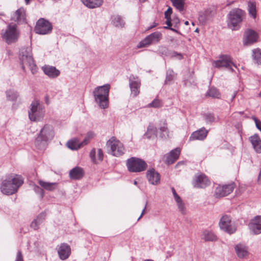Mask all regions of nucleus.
Wrapping results in <instances>:
<instances>
[{"label": "nucleus", "mask_w": 261, "mask_h": 261, "mask_svg": "<svg viewBox=\"0 0 261 261\" xmlns=\"http://www.w3.org/2000/svg\"><path fill=\"white\" fill-rule=\"evenodd\" d=\"M23 183V178L19 175H11L8 179L4 180L1 186V192L7 195L16 193Z\"/></svg>", "instance_id": "nucleus-1"}, {"label": "nucleus", "mask_w": 261, "mask_h": 261, "mask_svg": "<svg viewBox=\"0 0 261 261\" xmlns=\"http://www.w3.org/2000/svg\"><path fill=\"white\" fill-rule=\"evenodd\" d=\"M54 136L55 133L53 126L47 124L44 125L36 139L35 146L39 149H44L48 142L54 138Z\"/></svg>", "instance_id": "nucleus-2"}, {"label": "nucleus", "mask_w": 261, "mask_h": 261, "mask_svg": "<svg viewBox=\"0 0 261 261\" xmlns=\"http://www.w3.org/2000/svg\"><path fill=\"white\" fill-rule=\"evenodd\" d=\"M19 60L21 65V68L23 71H25V66H27L33 74L37 72V67L32 57L31 47H24L20 49Z\"/></svg>", "instance_id": "nucleus-3"}, {"label": "nucleus", "mask_w": 261, "mask_h": 261, "mask_svg": "<svg viewBox=\"0 0 261 261\" xmlns=\"http://www.w3.org/2000/svg\"><path fill=\"white\" fill-rule=\"evenodd\" d=\"M110 89L109 84L96 87L93 92V96L95 101L101 109H106L108 107V97Z\"/></svg>", "instance_id": "nucleus-4"}, {"label": "nucleus", "mask_w": 261, "mask_h": 261, "mask_svg": "<svg viewBox=\"0 0 261 261\" xmlns=\"http://www.w3.org/2000/svg\"><path fill=\"white\" fill-rule=\"evenodd\" d=\"M244 14V12L240 9H232L227 15L228 27L232 30H238L240 27Z\"/></svg>", "instance_id": "nucleus-5"}, {"label": "nucleus", "mask_w": 261, "mask_h": 261, "mask_svg": "<svg viewBox=\"0 0 261 261\" xmlns=\"http://www.w3.org/2000/svg\"><path fill=\"white\" fill-rule=\"evenodd\" d=\"M126 166L129 172H140L145 170L147 165L141 159L132 157L127 160Z\"/></svg>", "instance_id": "nucleus-6"}, {"label": "nucleus", "mask_w": 261, "mask_h": 261, "mask_svg": "<svg viewBox=\"0 0 261 261\" xmlns=\"http://www.w3.org/2000/svg\"><path fill=\"white\" fill-rule=\"evenodd\" d=\"M107 146L110 149L111 153L113 156H120L124 153L123 144L115 137H112L107 142Z\"/></svg>", "instance_id": "nucleus-7"}, {"label": "nucleus", "mask_w": 261, "mask_h": 261, "mask_svg": "<svg viewBox=\"0 0 261 261\" xmlns=\"http://www.w3.org/2000/svg\"><path fill=\"white\" fill-rule=\"evenodd\" d=\"M31 109L29 111V117L31 121H39L44 116V110L37 100H34L31 104Z\"/></svg>", "instance_id": "nucleus-8"}, {"label": "nucleus", "mask_w": 261, "mask_h": 261, "mask_svg": "<svg viewBox=\"0 0 261 261\" xmlns=\"http://www.w3.org/2000/svg\"><path fill=\"white\" fill-rule=\"evenodd\" d=\"M19 35L16 25H9L5 31L2 33V37L7 44H10L17 41Z\"/></svg>", "instance_id": "nucleus-9"}, {"label": "nucleus", "mask_w": 261, "mask_h": 261, "mask_svg": "<svg viewBox=\"0 0 261 261\" xmlns=\"http://www.w3.org/2000/svg\"><path fill=\"white\" fill-rule=\"evenodd\" d=\"M212 65L216 68L225 67L233 71L232 66L237 68L236 65L232 62L231 57L227 55H221L218 60L212 62Z\"/></svg>", "instance_id": "nucleus-10"}, {"label": "nucleus", "mask_w": 261, "mask_h": 261, "mask_svg": "<svg viewBox=\"0 0 261 261\" xmlns=\"http://www.w3.org/2000/svg\"><path fill=\"white\" fill-rule=\"evenodd\" d=\"M220 228L229 234L233 233L236 228L231 222V218L228 215H224L220 219L219 221Z\"/></svg>", "instance_id": "nucleus-11"}, {"label": "nucleus", "mask_w": 261, "mask_h": 261, "mask_svg": "<svg viewBox=\"0 0 261 261\" xmlns=\"http://www.w3.org/2000/svg\"><path fill=\"white\" fill-rule=\"evenodd\" d=\"M162 38V34L160 32H155L146 37L140 41L137 45L138 48H141L148 46L151 43L159 42Z\"/></svg>", "instance_id": "nucleus-12"}, {"label": "nucleus", "mask_w": 261, "mask_h": 261, "mask_svg": "<svg viewBox=\"0 0 261 261\" xmlns=\"http://www.w3.org/2000/svg\"><path fill=\"white\" fill-rule=\"evenodd\" d=\"M51 24L43 18L39 19L35 28V32L38 34L45 35L51 32Z\"/></svg>", "instance_id": "nucleus-13"}, {"label": "nucleus", "mask_w": 261, "mask_h": 261, "mask_svg": "<svg viewBox=\"0 0 261 261\" xmlns=\"http://www.w3.org/2000/svg\"><path fill=\"white\" fill-rule=\"evenodd\" d=\"M236 185L232 182L229 184L218 186L215 192V196L216 198H220L227 196L232 192Z\"/></svg>", "instance_id": "nucleus-14"}, {"label": "nucleus", "mask_w": 261, "mask_h": 261, "mask_svg": "<svg viewBox=\"0 0 261 261\" xmlns=\"http://www.w3.org/2000/svg\"><path fill=\"white\" fill-rule=\"evenodd\" d=\"M192 184L195 188H204L210 185V181L204 174H199L195 175Z\"/></svg>", "instance_id": "nucleus-15"}, {"label": "nucleus", "mask_w": 261, "mask_h": 261, "mask_svg": "<svg viewBox=\"0 0 261 261\" xmlns=\"http://www.w3.org/2000/svg\"><path fill=\"white\" fill-rule=\"evenodd\" d=\"M249 227L254 234L261 233V216H257L251 220L249 224Z\"/></svg>", "instance_id": "nucleus-16"}, {"label": "nucleus", "mask_w": 261, "mask_h": 261, "mask_svg": "<svg viewBox=\"0 0 261 261\" xmlns=\"http://www.w3.org/2000/svg\"><path fill=\"white\" fill-rule=\"evenodd\" d=\"M129 85L132 91V94L134 96H137L140 91V81L137 77H135L133 75H131L129 78Z\"/></svg>", "instance_id": "nucleus-17"}, {"label": "nucleus", "mask_w": 261, "mask_h": 261, "mask_svg": "<svg viewBox=\"0 0 261 261\" xmlns=\"http://www.w3.org/2000/svg\"><path fill=\"white\" fill-rule=\"evenodd\" d=\"M146 176L149 182L151 185H157L160 182V174L154 169L148 170L146 172Z\"/></svg>", "instance_id": "nucleus-18"}, {"label": "nucleus", "mask_w": 261, "mask_h": 261, "mask_svg": "<svg viewBox=\"0 0 261 261\" xmlns=\"http://www.w3.org/2000/svg\"><path fill=\"white\" fill-rule=\"evenodd\" d=\"M257 35L256 32L251 29L247 30L244 34V44L245 45H250L256 42Z\"/></svg>", "instance_id": "nucleus-19"}, {"label": "nucleus", "mask_w": 261, "mask_h": 261, "mask_svg": "<svg viewBox=\"0 0 261 261\" xmlns=\"http://www.w3.org/2000/svg\"><path fill=\"white\" fill-rule=\"evenodd\" d=\"M58 253L61 259H66L69 257L71 253L70 246L66 243L61 244L58 248Z\"/></svg>", "instance_id": "nucleus-20"}, {"label": "nucleus", "mask_w": 261, "mask_h": 261, "mask_svg": "<svg viewBox=\"0 0 261 261\" xmlns=\"http://www.w3.org/2000/svg\"><path fill=\"white\" fill-rule=\"evenodd\" d=\"M159 51L163 56L168 58H176L179 60H181L183 58L182 55L181 53L169 49L166 47H162Z\"/></svg>", "instance_id": "nucleus-21"}, {"label": "nucleus", "mask_w": 261, "mask_h": 261, "mask_svg": "<svg viewBox=\"0 0 261 261\" xmlns=\"http://www.w3.org/2000/svg\"><path fill=\"white\" fill-rule=\"evenodd\" d=\"M207 134L208 130L204 127H202L193 132L190 137V140H203L206 137Z\"/></svg>", "instance_id": "nucleus-22"}, {"label": "nucleus", "mask_w": 261, "mask_h": 261, "mask_svg": "<svg viewBox=\"0 0 261 261\" xmlns=\"http://www.w3.org/2000/svg\"><path fill=\"white\" fill-rule=\"evenodd\" d=\"M42 69L44 73L51 78L57 77L60 73V71L54 66L45 65Z\"/></svg>", "instance_id": "nucleus-23"}, {"label": "nucleus", "mask_w": 261, "mask_h": 261, "mask_svg": "<svg viewBox=\"0 0 261 261\" xmlns=\"http://www.w3.org/2000/svg\"><path fill=\"white\" fill-rule=\"evenodd\" d=\"M84 170L80 167H75L69 172V177L72 179H80L84 176Z\"/></svg>", "instance_id": "nucleus-24"}, {"label": "nucleus", "mask_w": 261, "mask_h": 261, "mask_svg": "<svg viewBox=\"0 0 261 261\" xmlns=\"http://www.w3.org/2000/svg\"><path fill=\"white\" fill-rule=\"evenodd\" d=\"M12 19L18 23L25 22V11L23 8H20L17 10L12 17Z\"/></svg>", "instance_id": "nucleus-25"}, {"label": "nucleus", "mask_w": 261, "mask_h": 261, "mask_svg": "<svg viewBox=\"0 0 261 261\" xmlns=\"http://www.w3.org/2000/svg\"><path fill=\"white\" fill-rule=\"evenodd\" d=\"M249 140L250 141L253 148L255 150L256 152H261V140L258 135L255 134L250 137Z\"/></svg>", "instance_id": "nucleus-26"}, {"label": "nucleus", "mask_w": 261, "mask_h": 261, "mask_svg": "<svg viewBox=\"0 0 261 261\" xmlns=\"http://www.w3.org/2000/svg\"><path fill=\"white\" fill-rule=\"evenodd\" d=\"M235 251L239 258H244L248 255V248L245 245L241 244L236 246Z\"/></svg>", "instance_id": "nucleus-27"}, {"label": "nucleus", "mask_w": 261, "mask_h": 261, "mask_svg": "<svg viewBox=\"0 0 261 261\" xmlns=\"http://www.w3.org/2000/svg\"><path fill=\"white\" fill-rule=\"evenodd\" d=\"M180 154V149L176 148L171 150L170 154L167 156L166 162L170 165L173 164L179 157Z\"/></svg>", "instance_id": "nucleus-28"}, {"label": "nucleus", "mask_w": 261, "mask_h": 261, "mask_svg": "<svg viewBox=\"0 0 261 261\" xmlns=\"http://www.w3.org/2000/svg\"><path fill=\"white\" fill-rule=\"evenodd\" d=\"M46 217V214L44 212L40 213L36 218L34 219L31 224V227L35 230H37L39 228V226L43 222Z\"/></svg>", "instance_id": "nucleus-29"}, {"label": "nucleus", "mask_w": 261, "mask_h": 261, "mask_svg": "<svg viewBox=\"0 0 261 261\" xmlns=\"http://www.w3.org/2000/svg\"><path fill=\"white\" fill-rule=\"evenodd\" d=\"M81 1L84 5L90 9L99 7L103 3L102 0H81Z\"/></svg>", "instance_id": "nucleus-30"}, {"label": "nucleus", "mask_w": 261, "mask_h": 261, "mask_svg": "<svg viewBox=\"0 0 261 261\" xmlns=\"http://www.w3.org/2000/svg\"><path fill=\"white\" fill-rule=\"evenodd\" d=\"M202 239L205 241H214L217 240V237L212 231L204 230L202 234Z\"/></svg>", "instance_id": "nucleus-31"}, {"label": "nucleus", "mask_w": 261, "mask_h": 261, "mask_svg": "<svg viewBox=\"0 0 261 261\" xmlns=\"http://www.w3.org/2000/svg\"><path fill=\"white\" fill-rule=\"evenodd\" d=\"M38 183L41 187L48 191H53L57 187L56 182H48L39 180Z\"/></svg>", "instance_id": "nucleus-32"}, {"label": "nucleus", "mask_w": 261, "mask_h": 261, "mask_svg": "<svg viewBox=\"0 0 261 261\" xmlns=\"http://www.w3.org/2000/svg\"><path fill=\"white\" fill-rule=\"evenodd\" d=\"M161 122H162L163 125H161L159 128L160 131V137L162 138L167 139L169 136L167 122L166 120L161 121Z\"/></svg>", "instance_id": "nucleus-33"}, {"label": "nucleus", "mask_w": 261, "mask_h": 261, "mask_svg": "<svg viewBox=\"0 0 261 261\" xmlns=\"http://www.w3.org/2000/svg\"><path fill=\"white\" fill-rule=\"evenodd\" d=\"M248 11L249 15L253 18L256 17V9L255 2L249 1L248 2Z\"/></svg>", "instance_id": "nucleus-34"}, {"label": "nucleus", "mask_w": 261, "mask_h": 261, "mask_svg": "<svg viewBox=\"0 0 261 261\" xmlns=\"http://www.w3.org/2000/svg\"><path fill=\"white\" fill-rule=\"evenodd\" d=\"M176 77V74L172 69H168L166 72V80L165 81V84L170 85L171 82L175 79Z\"/></svg>", "instance_id": "nucleus-35"}, {"label": "nucleus", "mask_w": 261, "mask_h": 261, "mask_svg": "<svg viewBox=\"0 0 261 261\" xmlns=\"http://www.w3.org/2000/svg\"><path fill=\"white\" fill-rule=\"evenodd\" d=\"M112 23L116 27L118 28L124 27L125 22L119 15H114L112 17Z\"/></svg>", "instance_id": "nucleus-36"}, {"label": "nucleus", "mask_w": 261, "mask_h": 261, "mask_svg": "<svg viewBox=\"0 0 261 261\" xmlns=\"http://www.w3.org/2000/svg\"><path fill=\"white\" fill-rule=\"evenodd\" d=\"M172 5L179 11L181 12L184 9L185 0H170Z\"/></svg>", "instance_id": "nucleus-37"}, {"label": "nucleus", "mask_w": 261, "mask_h": 261, "mask_svg": "<svg viewBox=\"0 0 261 261\" xmlns=\"http://www.w3.org/2000/svg\"><path fill=\"white\" fill-rule=\"evenodd\" d=\"M220 95V93L219 92L218 90L215 87H211L206 94V96L216 98H219Z\"/></svg>", "instance_id": "nucleus-38"}, {"label": "nucleus", "mask_w": 261, "mask_h": 261, "mask_svg": "<svg viewBox=\"0 0 261 261\" xmlns=\"http://www.w3.org/2000/svg\"><path fill=\"white\" fill-rule=\"evenodd\" d=\"M146 136L147 138H151L153 137H156L157 136V129L156 127L153 125H149L146 133Z\"/></svg>", "instance_id": "nucleus-39"}, {"label": "nucleus", "mask_w": 261, "mask_h": 261, "mask_svg": "<svg viewBox=\"0 0 261 261\" xmlns=\"http://www.w3.org/2000/svg\"><path fill=\"white\" fill-rule=\"evenodd\" d=\"M68 147L72 150H77L80 148V143L77 139H74L68 141L67 143Z\"/></svg>", "instance_id": "nucleus-40"}, {"label": "nucleus", "mask_w": 261, "mask_h": 261, "mask_svg": "<svg viewBox=\"0 0 261 261\" xmlns=\"http://www.w3.org/2000/svg\"><path fill=\"white\" fill-rule=\"evenodd\" d=\"M7 98L8 100L15 101L18 98L19 94L17 92L12 90L6 92Z\"/></svg>", "instance_id": "nucleus-41"}, {"label": "nucleus", "mask_w": 261, "mask_h": 261, "mask_svg": "<svg viewBox=\"0 0 261 261\" xmlns=\"http://www.w3.org/2000/svg\"><path fill=\"white\" fill-rule=\"evenodd\" d=\"M203 117L206 123L212 124L216 121L217 118L213 113H207L203 115Z\"/></svg>", "instance_id": "nucleus-42"}, {"label": "nucleus", "mask_w": 261, "mask_h": 261, "mask_svg": "<svg viewBox=\"0 0 261 261\" xmlns=\"http://www.w3.org/2000/svg\"><path fill=\"white\" fill-rule=\"evenodd\" d=\"M252 52L253 59L255 60L258 64H261V51L260 49H254L252 50Z\"/></svg>", "instance_id": "nucleus-43"}, {"label": "nucleus", "mask_w": 261, "mask_h": 261, "mask_svg": "<svg viewBox=\"0 0 261 261\" xmlns=\"http://www.w3.org/2000/svg\"><path fill=\"white\" fill-rule=\"evenodd\" d=\"M194 72L192 71L191 73H190L189 78L185 80V85L186 86H189L195 83V77L193 76Z\"/></svg>", "instance_id": "nucleus-44"}, {"label": "nucleus", "mask_w": 261, "mask_h": 261, "mask_svg": "<svg viewBox=\"0 0 261 261\" xmlns=\"http://www.w3.org/2000/svg\"><path fill=\"white\" fill-rule=\"evenodd\" d=\"M178 208L180 212L181 213L182 215H185L186 214V208L185 206L184 203L182 202H180L178 203H177Z\"/></svg>", "instance_id": "nucleus-45"}, {"label": "nucleus", "mask_w": 261, "mask_h": 261, "mask_svg": "<svg viewBox=\"0 0 261 261\" xmlns=\"http://www.w3.org/2000/svg\"><path fill=\"white\" fill-rule=\"evenodd\" d=\"M34 191L40 195V198H42L44 195V192L40 187L38 186H35L34 187Z\"/></svg>", "instance_id": "nucleus-46"}, {"label": "nucleus", "mask_w": 261, "mask_h": 261, "mask_svg": "<svg viewBox=\"0 0 261 261\" xmlns=\"http://www.w3.org/2000/svg\"><path fill=\"white\" fill-rule=\"evenodd\" d=\"M198 19L202 23H204L207 20V15L205 12H200L199 13Z\"/></svg>", "instance_id": "nucleus-47"}, {"label": "nucleus", "mask_w": 261, "mask_h": 261, "mask_svg": "<svg viewBox=\"0 0 261 261\" xmlns=\"http://www.w3.org/2000/svg\"><path fill=\"white\" fill-rule=\"evenodd\" d=\"M149 106L153 108H159L161 106V103L159 99H155L149 104Z\"/></svg>", "instance_id": "nucleus-48"}, {"label": "nucleus", "mask_w": 261, "mask_h": 261, "mask_svg": "<svg viewBox=\"0 0 261 261\" xmlns=\"http://www.w3.org/2000/svg\"><path fill=\"white\" fill-rule=\"evenodd\" d=\"M95 154H96V149L95 148H93L92 149V150L90 152V156L92 160V161L95 163H97L96 159L95 158Z\"/></svg>", "instance_id": "nucleus-49"}, {"label": "nucleus", "mask_w": 261, "mask_h": 261, "mask_svg": "<svg viewBox=\"0 0 261 261\" xmlns=\"http://www.w3.org/2000/svg\"><path fill=\"white\" fill-rule=\"evenodd\" d=\"M252 118L254 121L257 128L259 129L260 131H261V121L258 120L254 116H253Z\"/></svg>", "instance_id": "nucleus-50"}, {"label": "nucleus", "mask_w": 261, "mask_h": 261, "mask_svg": "<svg viewBox=\"0 0 261 261\" xmlns=\"http://www.w3.org/2000/svg\"><path fill=\"white\" fill-rule=\"evenodd\" d=\"M172 13V9L171 7H169L168 9L165 12V18H171V15Z\"/></svg>", "instance_id": "nucleus-51"}, {"label": "nucleus", "mask_w": 261, "mask_h": 261, "mask_svg": "<svg viewBox=\"0 0 261 261\" xmlns=\"http://www.w3.org/2000/svg\"><path fill=\"white\" fill-rule=\"evenodd\" d=\"M98 160L100 161H102L103 158V151L101 149L99 148L97 150Z\"/></svg>", "instance_id": "nucleus-52"}, {"label": "nucleus", "mask_w": 261, "mask_h": 261, "mask_svg": "<svg viewBox=\"0 0 261 261\" xmlns=\"http://www.w3.org/2000/svg\"><path fill=\"white\" fill-rule=\"evenodd\" d=\"M15 261H23V256L20 250L17 252Z\"/></svg>", "instance_id": "nucleus-53"}, {"label": "nucleus", "mask_w": 261, "mask_h": 261, "mask_svg": "<svg viewBox=\"0 0 261 261\" xmlns=\"http://www.w3.org/2000/svg\"><path fill=\"white\" fill-rule=\"evenodd\" d=\"M166 24L167 25V26H166V27H164V29H169L171 25H172V23H171V18H166Z\"/></svg>", "instance_id": "nucleus-54"}, {"label": "nucleus", "mask_w": 261, "mask_h": 261, "mask_svg": "<svg viewBox=\"0 0 261 261\" xmlns=\"http://www.w3.org/2000/svg\"><path fill=\"white\" fill-rule=\"evenodd\" d=\"M90 140L89 139L85 137L84 140L82 142L80 143V148L87 145L90 142Z\"/></svg>", "instance_id": "nucleus-55"}, {"label": "nucleus", "mask_w": 261, "mask_h": 261, "mask_svg": "<svg viewBox=\"0 0 261 261\" xmlns=\"http://www.w3.org/2000/svg\"><path fill=\"white\" fill-rule=\"evenodd\" d=\"M173 196H174V199L177 203H178L180 202H181L182 201L181 200V198L180 197V196L178 194L174 195Z\"/></svg>", "instance_id": "nucleus-56"}, {"label": "nucleus", "mask_w": 261, "mask_h": 261, "mask_svg": "<svg viewBox=\"0 0 261 261\" xmlns=\"http://www.w3.org/2000/svg\"><path fill=\"white\" fill-rule=\"evenodd\" d=\"M94 136V134L92 132H88L86 135V137L89 139L90 140L92 138H93Z\"/></svg>", "instance_id": "nucleus-57"}, {"label": "nucleus", "mask_w": 261, "mask_h": 261, "mask_svg": "<svg viewBox=\"0 0 261 261\" xmlns=\"http://www.w3.org/2000/svg\"><path fill=\"white\" fill-rule=\"evenodd\" d=\"M172 21L173 23H175L176 25L179 23V20L178 18H173Z\"/></svg>", "instance_id": "nucleus-58"}, {"label": "nucleus", "mask_w": 261, "mask_h": 261, "mask_svg": "<svg viewBox=\"0 0 261 261\" xmlns=\"http://www.w3.org/2000/svg\"><path fill=\"white\" fill-rule=\"evenodd\" d=\"M146 204H147V203H146L145 205V206H144V208H143V211L142 212V213H141V215L140 216V217L138 219V221H139L141 219V218L142 217V216L143 215L144 211H145V208L146 207Z\"/></svg>", "instance_id": "nucleus-59"}, {"label": "nucleus", "mask_w": 261, "mask_h": 261, "mask_svg": "<svg viewBox=\"0 0 261 261\" xmlns=\"http://www.w3.org/2000/svg\"><path fill=\"white\" fill-rule=\"evenodd\" d=\"M156 25H157V23L155 22H153L152 25H151L150 27H148V30H150V29L154 28Z\"/></svg>", "instance_id": "nucleus-60"}, {"label": "nucleus", "mask_w": 261, "mask_h": 261, "mask_svg": "<svg viewBox=\"0 0 261 261\" xmlns=\"http://www.w3.org/2000/svg\"><path fill=\"white\" fill-rule=\"evenodd\" d=\"M236 95H237V92H234L233 93V94H232V96H231V101H232L234 99V98L236 97Z\"/></svg>", "instance_id": "nucleus-61"}, {"label": "nucleus", "mask_w": 261, "mask_h": 261, "mask_svg": "<svg viewBox=\"0 0 261 261\" xmlns=\"http://www.w3.org/2000/svg\"><path fill=\"white\" fill-rule=\"evenodd\" d=\"M171 190H172V193H173V196L176 195H177V194L176 193V191H175V190L174 189V188H171Z\"/></svg>", "instance_id": "nucleus-62"}, {"label": "nucleus", "mask_w": 261, "mask_h": 261, "mask_svg": "<svg viewBox=\"0 0 261 261\" xmlns=\"http://www.w3.org/2000/svg\"><path fill=\"white\" fill-rule=\"evenodd\" d=\"M169 30H172L173 32H175L176 33H178V31L177 30H176L175 29H173V28H172L171 27L169 29Z\"/></svg>", "instance_id": "nucleus-63"}, {"label": "nucleus", "mask_w": 261, "mask_h": 261, "mask_svg": "<svg viewBox=\"0 0 261 261\" xmlns=\"http://www.w3.org/2000/svg\"><path fill=\"white\" fill-rule=\"evenodd\" d=\"M185 24L186 25H188L189 24V22L188 21H186L185 22Z\"/></svg>", "instance_id": "nucleus-64"}]
</instances>
